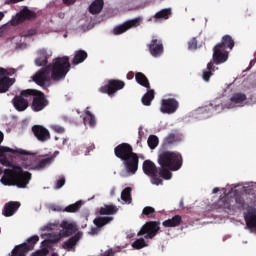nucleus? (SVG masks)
Returning <instances> with one entry per match:
<instances>
[{
  "mask_svg": "<svg viewBox=\"0 0 256 256\" xmlns=\"http://www.w3.org/2000/svg\"><path fill=\"white\" fill-rule=\"evenodd\" d=\"M103 5H105L103 0H94L89 6V12L92 15H98V13L103 11Z\"/></svg>",
  "mask_w": 256,
  "mask_h": 256,
  "instance_id": "obj_24",
  "label": "nucleus"
},
{
  "mask_svg": "<svg viewBox=\"0 0 256 256\" xmlns=\"http://www.w3.org/2000/svg\"><path fill=\"white\" fill-rule=\"evenodd\" d=\"M23 95H31L34 96L33 102H32V110L39 112L43 111L47 105H49V101H47V98H45V94L38 90L28 89L23 91Z\"/></svg>",
  "mask_w": 256,
  "mask_h": 256,
  "instance_id": "obj_6",
  "label": "nucleus"
},
{
  "mask_svg": "<svg viewBox=\"0 0 256 256\" xmlns=\"http://www.w3.org/2000/svg\"><path fill=\"white\" fill-rule=\"evenodd\" d=\"M113 221L112 217L109 216H99L98 218L94 219L95 225H107Z\"/></svg>",
  "mask_w": 256,
  "mask_h": 256,
  "instance_id": "obj_33",
  "label": "nucleus"
},
{
  "mask_svg": "<svg viewBox=\"0 0 256 256\" xmlns=\"http://www.w3.org/2000/svg\"><path fill=\"white\" fill-rule=\"evenodd\" d=\"M169 17H171V10L163 9L154 15V21H155V23H161L163 21H167V19H169Z\"/></svg>",
  "mask_w": 256,
  "mask_h": 256,
  "instance_id": "obj_23",
  "label": "nucleus"
},
{
  "mask_svg": "<svg viewBox=\"0 0 256 256\" xmlns=\"http://www.w3.org/2000/svg\"><path fill=\"white\" fill-rule=\"evenodd\" d=\"M49 255V248L47 246L42 247L40 250L32 253L31 256H48Z\"/></svg>",
  "mask_w": 256,
  "mask_h": 256,
  "instance_id": "obj_41",
  "label": "nucleus"
},
{
  "mask_svg": "<svg viewBox=\"0 0 256 256\" xmlns=\"http://www.w3.org/2000/svg\"><path fill=\"white\" fill-rule=\"evenodd\" d=\"M179 108V103L175 99H164L162 100L160 111L161 113H166L167 115H171L177 111Z\"/></svg>",
  "mask_w": 256,
  "mask_h": 256,
  "instance_id": "obj_16",
  "label": "nucleus"
},
{
  "mask_svg": "<svg viewBox=\"0 0 256 256\" xmlns=\"http://www.w3.org/2000/svg\"><path fill=\"white\" fill-rule=\"evenodd\" d=\"M21 1H23V0H10L11 3H19Z\"/></svg>",
  "mask_w": 256,
  "mask_h": 256,
  "instance_id": "obj_58",
  "label": "nucleus"
},
{
  "mask_svg": "<svg viewBox=\"0 0 256 256\" xmlns=\"http://www.w3.org/2000/svg\"><path fill=\"white\" fill-rule=\"evenodd\" d=\"M63 185H65V179L62 177L57 181L55 189H61Z\"/></svg>",
  "mask_w": 256,
  "mask_h": 256,
  "instance_id": "obj_45",
  "label": "nucleus"
},
{
  "mask_svg": "<svg viewBox=\"0 0 256 256\" xmlns=\"http://www.w3.org/2000/svg\"><path fill=\"white\" fill-rule=\"evenodd\" d=\"M153 99H155V95L153 93V90H150L142 97V103L143 105L149 106L151 105Z\"/></svg>",
  "mask_w": 256,
  "mask_h": 256,
  "instance_id": "obj_31",
  "label": "nucleus"
},
{
  "mask_svg": "<svg viewBox=\"0 0 256 256\" xmlns=\"http://www.w3.org/2000/svg\"><path fill=\"white\" fill-rule=\"evenodd\" d=\"M212 193H219V188H214V189L212 190Z\"/></svg>",
  "mask_w": 256,
  "mask_h": 256,
  "instance_id": "obj_56",
  "label": "nucleus"
},
{
  "mask_svg": "<svg viewBox=\"0 0 256 256\" xmlns=\"http://www.w3.org/2000/svg\"><path fill=\"white\" fill-rule=\"evenodd\" d=\"M82 205L83 202L77 201L76 203L67 206L63 211H66V213H75L76 211H79V207Z\"/></svg>",
  "mask_w": 256,
  "mask_h": 256,
  "instance_id": "obj_35",
  "label": "nucleus"
},
{
  "mask_svg": "<svg viewBox=\"0 0 256 256\" xmlns=\"http://www.w3.org/2000/svg\"><path fill=\"white\" fill-rule=\"evenodd\" d=\"M161 228L159 225H143L137 233V237H144V239H153Z\"/></svg>",
  "mask_w": 256,
  "mask_h": 256,
  "instance_id": "obj_12",
  "label": "nucleus"
},
{
  "mask_svg": "<svg viewBox=\"0 0 256 256\" xmlns=\"http://www.w3.org/2000/svg\"><path fill=\"white\" fill-rule=\"evenodd\" d=\"M27 159H31V155H28V156H27Z\"/></svg>",
  "mask_w": 256,
  "mask_h": 256,
  "instance_id": "obj_64",
  "label": "nucleus"
},
{
  "mask_svg": "<svg viewBox=\"0 0 256 256\" xmlns=\"http://www.w3.org/2000/svg\"><path fill=\"white\" fill-rule=\"evenodd\" d=\"M84 123L85 125H89V127H95L97 125V120L93 113H91V108H86L85 110Z\"/></svg>",
  "mask_w": 256,
  "mask_h": 256,
  "instance_id": "obj_26",
  "label": "nucleus"
},
{
  "mask_svg": "<svg viewBox=\"0 0 256 256\" xmlns=\"http://www.w3.org/2000/svg\"><path fill=\"white\" fill-rule=\"evenodd\" d=\"M39 241V236L34 235L30 237L27 242L24 243L26 247H31V251H33V248L35 247V244Z\"/></svg>",
  "mask_w": 256,
  "mask_h": 256,
  "instance_id": "obj_38",
  "label": "nucleus"
},
{
  "mask_svg": "<svg viewBox=\"0 0 256 256\" xmlns=\"http://www.w3.org/2000/svg\"><path fill=\"white\" fill-rule=\"evenodd\" d=\"M149 51L152 57L163 55V43L160 40L153 39L149 44Z\"/></svg>",
  "mask_w": 256,
  "mask_h": 256,
  "instance_id": "obj_19",
  "label": "nucleus"
},
{
  "mask_svg": "<svg viewBox=\"0 0 256 256\" xmlns=\"http://www.w3.org/2000/svg\"><path fill=\"white\" fill-rule=\"evenodd\" d=\"M51 161H53L52 158H46L42 160L41 164L38 166V169H42V167H45V165H47V163H50Z\"/></svg>",
  "mask_w": 256,
  "mask_h": 256,
  "instance_id": "obj_47",
  "label": "nucleus"
},
{
  "mask_svg": "<svg viewBox=\"0 0 256 256\" xmlns=\"http://www.w3.org/2000/svg\"><path fill=\"white\" fill-rule=\"evenodd\" d=\"M115 191H117V189L115 187L111 188L110 195H115Z\"/></svg>",
  "mask_w": 256,
  "mask_h": 256,
  "instance_id": "obj_53",
  "label": "nucleus"
},
{
  "mask_svg": "<svg viewBox=\"0 0 256 256\" xmlns=\"http://www.w3.org/2000/svg\"><path fill=\"white\" fill-rule=\"evenodd\" d=\"M81 237H83V233L78 232L77 234H75L74 236H72L66 242L63 243L62 245L63 249H66L67 251H71V249H73V247L77 245V242L79 241V239H81Z\"/></svg>",
  "mask_w": 256,
  "mask_h": 256,
  "instance_id": "obj_21",
  "label": "nucleus"
},
{
  "mask_svg": "<svg viewBox=\"0 0 256 256\" xmlns=\"http://www.w3.org/2000/svg\"><path fill=\"white\" fill-rule=\"evenodd\" d=\"M31 181V173L23 170L21 166H11L4 170L0 179V183L5 186L17 185L21 189H25Z\"/></svg>",
  "mask_w": 256,
  "mask_h": 256,
  "instance_id": "obj_3",
  "label": "nucleus"
},
{
  "mask_svg": "<svg viewBox=\"0 0 256 256\" xmlns=\"http://www.w3.org/2000/svg\"><path fill=\"white\" fill-rule=\"evenodd\" d=\"M5 31H7V26H1L0 27V35H3V33H5Z\"/></svg>",
  "mask_w": 256,
  "mask_h": 256,
  "instance_id": "obj_52",
  "label": "nucleus"
},
{
  "mask_svg": "<svg viewBox=\"0 0 256 256\" xmlns=\"http://www.w3.org/2000/svg\"><path fill=\"white\" fill-rule=\"evenodd\" d=\"M19 207H21V204H19V202H9L4 207L3 215H5V217H11L15 214Z\"/></svg>",
  "mask_w": 256,
  "mask_h": 256,
  "instance_id": "obj_22",
  "label": "nucleus"
},
{
  "mask_svg": "<svg viewBox=\"0 0 256 256\" xmlns=\"http://www.w3.org/2000/svg\"><path fill=\"white\" fill-rule=\"evenodd\" d=\"M245 229L249 231L250 233H255L256 235V225H246Z\"/></svg>",
  "mask_w": 256,
  "mask_h": 256,
  "instance_id": "obj_48",
  "label": "nucleus"
},
{
  "mask_svg": "<svg viewBox=\"0 0 256 256\" xmlns=\"http://www.w3.org/2000/svg\"><path fill=\"white\" fill-rule=\"evenodd\" d=\"M132 247L133 249L140 250L144 249V247H149V244L145 242V238H139L132 243Z\"/></svg>",
  "mask_w": 256,
  "mask_h": 256,
  "instance_id": "obj_30",
  "label": "nucleus"
},
{
  "mask_svg": "<svg viewBox=\"0 0 256 256\" xmlns=\"http://www.w3.org/2000/svg\"><path fill=\"white\" fill-rule=\"evenodd\" d=\"M13 83H15V79L9 78V72L0 68V93H7Z\"/></svg>",
  "mask_w": 256,
  "mask_h": 256,
  "instance_id": "obj_15",
  "label": "nucleus"
},
{
  "mask_svg": "<svg viewBox=\"0 0 256 256\" xmlns=\"http://www.w3.org/2000/svg\"><path fill=\"white\" fill-rule=\"evenodd\" d=\"M51 129H53V131H55V133H65V128H63V126H59L58 124H53L51 126Z\"/></svg>",
  "mask_w": 256,
  "mask_h": 256,
  "instance_id": "obj_42",
  "label": "nucleus"
},
{
  "mask_svg": "<svg viewBox=\"0 0 256 256\" xmlns=\"http://www.w3.org/2000/svg\"><path fill=\"white\" fill-rule=\"evenodd\" d=\"M27 97H30V95H23L22 92L21 96H17L14 98L13 105L16 111H25V109L29 107V100H27Z\"/></svg>",
  "mask_w": 256,
  "mask_h": 256,
  "instance_id": "obj_18",
  "label": "nucleus"
},
{
  "mask_svg": "<svg viewBox=\"0 0 256 256\" xmlns=\"http://www.w3.org/2000/svg\"><path fill=\"white\" fill-rule=\"evenodd\" d=\"M67 141H69V139L63 138V140H62V145H65V144L67 143Z\"/></svg>",
  "mask_w": 256,
  "mask_h": 256,
  "instance_id": "obj_55",
  "label": "nucleus"
},
{
  "mask_svg": "<svg viewBox=\"0 0 256 256\" xmlns=\"http://www.w3.org/2000/svg\"><path fill=\"white\" fill-rule=\"evenodd\" d=\"M125 87V82L119 80H110L107 85L100 88L101 93H107V95H115L117 91Z\"/></svg>",
  "mask_w": 256,
  "mask_h": 256,
  "instance_id": "obj_13",
  "label": "nucleus"
},
{
  "mask_svg": "<svg viewBox=\"0 0 256 256\" xmlns=\"http://www.w3.org/2000/svg\"><path fill=\"white\" fill-rule=\"evenodd\" d=\"M22 39L23 38L20 36H15L13 38H9L7 41L14 49H25L27 44H25Z\"/></svg>",
  "mask_w": 256,
  "mask_h": 256,
  "instance_id": "obj_25",
  "label": "nucleus"
},
{
  "mask_svg": "<svg viewBox=\"0 0 256 256\" xmlns=\"http://www.w3.org/2000/svg\"><path fill=\"white\" fill-rule=\"evenodd\" d=\"M50 57H53V51L51 49L42 48L38 50L35 65H37V67L47 65V61Z\"/></svg>",
  "mask_w": 256,
  "mask_h": 256,
  "instance_id": "obj_17",
  "label": "nucleus"
},
{
  "mask_svg": "<svg viewBox=\"0 0 256 256\" xmlns=\"http://www.w3.org/2000/svg\"><path fill=\"white\" fill-rule=\"evenodd\" d=\"M115 155L124 161V165L128 173L131 175H135L137 173V169L139 167V158L137 154L133 153V149L129 146V144H120L115 148Z\"/></svg>",
  "mask_w": 256,
  "mask_h": 256,
  "instance_id": "obj_4",
  "label": "nucleus"
},
{
  "mask_svg": "<svg viewBox=\"0 0 256 256\" xmlns=\"http://www.w3.org/2000/svg\"><path fill=\"white\" fill-rule=\"evenodd\" d=\"M32 131L39 141H47L51 137L49 130L43 126H34Z\"/></svg>",
  "mask_w": 256,
  "mask_h": 256,
  "instance_id": "obj_20",
  "label": "nucleus"
},
{
  "mask_svg": "<svg viewBox=\"0 0 256 256\" xmlns=\"http://www.w3.org/2000/svg\"><path fill=\"white\" fill-rule=\"evenodd\" d=\"M181 223H183V220L181 219V216L176 215L173 218L164 221L163 225H179Z\"/></svg>",
  "mask_w": 256,
  "mask_h": 256,
  "instance_id": "obj_37",
  "label": "nucleus"
},
{
  "mask_svg": "<svg viewBox=\"0 0 256 256\" xmlns=\"http://www.w3.org/2000/svg\"><path fill=\"white\" fill-rule=\"evenodd\" d=\"M117 207L113 205H107L101 208L100 213L101 215H113V213H117Z\"/></svg>",
  "mask_w": 256,
  "mask_h": 256,
  "instance_id": "obj_32",
  "label": "nucleus"
},
{
  "mask_svg": "<svg viewBox=\"0 0 256 256\" xmlns=\"http://www.w3.org/2000/svg\"><path fill=\"white\" fill-rule=\"evenodd\" d=\"M217 45H223L225 50H227V49L231 50V49H233L235 42L233 41V38H231V36L226 35L222 38V43L217 44Z\"/></svg>",
  "mask_w": 256,
  "mask_h": 256,
  "instance_id": "obj_28",
  "label": "nucleus"
},
{
  "mask_svg": "<svg viewBox=\"0 0 256 256\" xmlns=\"http://www.w3.org/2000/svg\"><path fill=\"white\" fill-rule=\"evenodd\" d=\"M212 59L216 65H221V63H225L229 59V52L225 50L224 45H216L213 48Z\"/></svg>",
  "mask_w": 256,
  "mask_h": 256,
  "instance_id": "obj_11",
  "label": "nucleus"
},
{
  "mask_svg": "<svg viewBox=\"0 0 256 256\" xmlns=\"http://www.w3.org/2000/svg\"><path fill=\"white\" fill-rule=\"evenodd\" d=\"M245 105H247V96L243 93H235L226 107L227 109H235L236 107H245Z\"/></svg>",
  "mask_w": 256,
  "mask_h": 256,
  "instance_id": "obj_14",
  "label": "nucleus"
},
{
  "mask_svg": "<svg viewBox=\"0 0 256 256\" xmlns=\"http://www.w3.org/2000/svg\"><path fill=\"white\" fill-rule=\"evenodd\" d=\"M45 229H53L51 226H45Z\"/></svg>",
  "mask_w": 256,
  "mask_h": 256,
  "instance_id": "obj_61",
  "label": "nucleus"
},
{
  "mask_svg": "<svg viewBox=\"0 0 256 256\" xmlns=\"http://www.w3.org/2000/svg\"><path fill=\"white\" fill-rule=\"evenodd\" d=\"M145 225H159V223H157V222H147V223H145Z\"/></svg>",
  "mask_w": 256,
  "mask_h": 256,
  "instance_id": "obj_54",
  "label": "nucleus"
},
{
  "mask_svg": "<svg viewBox=\"0 0 256 256\" xmlns=\"http://www.w3.org/2000/svg\"><path fill=\"white\" fill-rule=\"evenodd\" d=\"M158 163L160 165L159 175L163 179L169 180L173 177L171 171H179L183 165V158L177 152L166 151L158 156Z\"/></svg>",
  "mask_w": 256,
  "mask_h": 256,
  "instance_id": "obj_2",
  "label": "nucleus"
},
{
  "mask_svg": "<svg viewBox=\"0 0 256 256\" xmlns=\"http://www.w3.org/2000/svg\"><path fill=\"white\" fill-rule=\"evenodd\" d=\"M135 79L139 85H142V87H149V80L147 79V76L141 72H137L135 75Z\"/></svg>",
  "mask_w": 256,
  "mask_h": 256,
  "instance_id": "obj_29",
  "label": "nucleus"
},
{
  "mask_svg": "<svg viewBox=\"0 0 256 256\" xmlns=\"http://www.w3.org/2000/svg\"><path fill=\"white\" fill-rule=\"evenodd\" d=\"M244 219L247 225H256V214L247 212L244 214Z\"/></svg>",
  "mask_w": 256,
  "mask_h": 256,
  "instance_id": "obj_36",
  "label": "nucleus"
},
{
  "mask_svg": "<svg viewBox=\"0 0 256 256\" xmlns=\"http://www.w3.org/2000/svg\"><path fill=\"white\" fill-rule=\"evenodd\" d=\"M101 227H103V225H96V227L91 229V235H97V233H99V231H101Z\"/></svg>",
  "mask_w": 256,
  "mask_h": 256,
  "instance_id": "obj_46",
  "label": "nucleus"
},
{
  "mask_svg": "<svg viewBox=\"0 0 256 256\" xmlns=\"http://www.w3.org/2000/svg\"><path fill=\"white\" fill-rule=\"evenodd\" d=\"M121 199L122 201H124V203H126L127 205H129L131 203V188H126L122 191L121 193Z\"/></svg>",
  "mask_w": 256,
  "mask_h": 256,
  "instance_id": "obj_34",
  "label": "nucleus"
},
{
  "mask_svg": "<svg viewBox=\"0 0 256 256\" xmlns=\"http://www.w3.org/2000/svg\"><path fill=\"white\" fill-rule=\"evenodd\" d=\"M3 173V169L0 167V175Z\"/></svg>",
  "mask_w": 256,
  "mask_h": 256,
  "instance_id": "obj_63",
  "label": "nucleus"
},
{
  "mask_svg": "<svg viewBox=\"0 0 256 256\" xmlns=\"http://www.w3.org/2000/svg\"><path fill=\"white\" fill-rule=\"evenodd\" d=\"M159 145V138L157 136H150L148 138V146L150 149H155Z\"/></svg>",
  "mask_w": 256,
  "mask_h": 256,
  "instance_id": "obj_40",
  "label": "nucleus"
},
{
  "mask_svg": "<svg viewBox=\"0 0 256 256\" xmlns=\"http://www.w3.org/2000/svg\"><path fill=\"white\" fill-rule=\"evenodd\" d=\"M128 77H130V79H133V73L128 74Z\"/></svg>",
  "mask_w": 256,
  "mask_h": 256,
  "instance_id": "obj_60",
  "label": "nucleus"
},
{
  "mask_svg": "<svg viewBox=\"0 0 256 256\" xmlns=\"http://www.w3.org/2000/svg\"><path fill=\"white\" fill-rule=\"evenodd\" d=\"M102 256H115V252H113V249H109L105 251Z\"/></svg>",
  "mask_w": 256,
  "mask_h": 256,
  "instance_id": "obj_49",
  "label": "nucleus"
},
{
  "mask_svg": "<svg viewBox=\"0 0 256 256\" xmlns=\"http://www.w3.org/2000/svg\"><path fill=\"white\" fill-rule=\"evenodd\" d=\"M87 59V52L85 50H77L74 52V57L72 60L73 65H79Z\"/></svg>",
  "mask_w": 256,
  "mask_h": 256,
  "instance_id": "obj_27",
  "label": "nucleus"
},
{
  "mask_svg": "<svg viewBox=\"0 0 256 256\" xmlns=\"http://www.w3.org/2000/svg\"><path fill=\"white\" fill-rule=\"evenodd\" d=\"M3 17H5V15L3 14V12H0V21L1 19H3Z\"/></svg>",
  "mask_w": 256,
  "mask_h": 256,
  "instance_id": "obj_59",
  "label": "nucleus"
},
{
  "mask_svg": "<svg viewBox=\"0 0 256 256\" xmlns=\"http://www.w3.org/2000/svg\"><path fill=\"white\" fill-rule=\"evenodd\" d=\"M77 0H63L64 5H74Z\"/></svg>",
  "mask_w": 256,
  "mask_h": 256,
  "instance_id": "obj_50",
  "label": "nucleus"
},
{
  "mask_svg": "<svg viewBox=\"0 0 256 256\" xmlns=\"http://www.w3.org/2000/svg\"><path fill=\"white\" fill-rule=\"evenodd\" d=\"M0 143H3V133L0 132Z\"/></svg>",
  "mask_w": 256,
  "mask_h": 256,
  "instance_id": "obj_57",
  "label": "nucleus"
},
{
  "mask_svg": "<svg viewBox=\"0 0 256 256\" xmlns=\"http://www.w3.org/2000/svg\"><path fill=\"white\" fill-rule=\"evenodd\" d=\"M71 70L69 56H58L44 69L38 71L33 77V81L40 87H48L49 81H61L67 77Z\"/></svg>",
  "mask_w": 256,
  "mask_h": 256,
  "instance_id": "obj_1",
  "label": "nucleus"
},
{
  "mask_svg": "<svg viewBox=\"0 0 256 256\" xmlns=\"http://www.w3.org/2000/svg\"><path fill=\"white\" fill-rule=\"evenodd\" d=\"M141 25V18H135L132 20H128L124 22L123 24H120L113 29L114 35H123V33H126V31H129V29H135V27H139Z\"/></svg>",
  "mask_w": 256,
  "mask_h": 256,
  "instance_id": "obj_10",
  "label": "nucleus"
},
{
  "mask_svg": "<svg viewBox=\"0 0 256 256\" xmlns=\"http://www.w3.org/2000/svg\"><path fill=\"white\" fill-rule=\"evenodd\" d=\"M143 171L146 175H152L151 177V183L152 185H162L163 180L161 178H157V173L159 175V172L157 171V168L155 167V163H153L150 160H146L143 163Z\"/></svg>",
  "mask_w": 256,
  "mask_h": 256,
  "instance_id": "obj_8",
  "label": "nucleus"
},
{
  "mask_svg": "<svg viewBox=\"0 0 256 256\" xmlns=\"http://www.w3.org/2000/svg\"><path fill=\"white\" fill-rule=\"evenodd\" d=\"M36 17L37 13L27 7H24L11 19L10 23L11 25H19V23H23V21H29V19H35Z\"/></svg>",
  "mask_w": 256,
  "mask_h": 256,
  "instance_id": "obj_9",
  "label": "nucleus"
},
{
  "mask_svg": "<svg viewBox=\"0 0 256 256\" xmlns=\"http://www.w3.org/2000/svg\"><path fill=\"white\" fill-rule=\"evenodd\" d=\"M58 231L48 234L50 243H59L61 239L71 237V235L77 233V225H60Z\"/></svg>",
  "mask_w": 256,
  "mask_h": 256,
  "instance_id": "obj_5",
  "label": "nucleus"
},
{
  "mask_svg": "<svg viewBox=\"0 0 256 256\" xmlns=\"http://www.w3.org/2000/svg\"><path fill=\"white\" fill-rule=\"evenodd\" d=\"M151 213H155V208L147 206L143 209L144 215H151Z\"/></svg>",
  "mask_w": 256,
  "mask_h": 256,
  "instance_id": "obj_44",
  "label": "nucleus"
},
{
  "mask_svg": "<svg viewBox=\"0 0 256 256\" xmlns=\"http://www.w3.org/2000/svg\"><path fill=\"white\" fill-rule=\"evenodd\" d=\"M207 69L208 70L204 71L203 75H202L204 81H209V77H211L213 75V73L211 72V71H213V64L208 63Z\"/></svg>",
  "mask_w": 256,
  "mask_h": 256,
  "instance_id": "obj_39",
  "label": "nucleus"
},
{
  "mask_svg": "<svg viewBox=\"0 0 256 256\" xmlns=\"http://www.w3.org/2000/svg\"><path fill=\"white\" fill-rule=\"evenodd\" d=\"M215 107L216 113H221V111H223V106L221 104H217Z\"/></svg>",
  "mask_w": 256,
  "mask_h": 256,
  "instance_id": "obj_51",
  "label": "nucleus"
},
{
  "mask_svg": "<svg viewBox=\"0 0 256 256\" xmlns=\"http://www.w3.org/2000/svg\"><path fill=\"white\" fill-rule=\"evenodd\" d=\"M188 47L191 51L197 49V39L192 38L189 42H188Z\"/></svg>",
  "mask_w": 256,
  "mask_h": 256,
  "instance_id": "obj_43",
  "label": "nucleus"
},
{
  "mask_svg": "<svg viewBox=\"0 0 256 256\" xmlns=\"http://www.w3.org/2000/svg\"><path fill=\"white\" fill-rule=\"evenodd\" d=\"M166 227H175V225H166Z\"/></svg>",
  "mask_w": 256,
  "mask_h": 256,
  "instance_id": "obj_62",
  "label": "nucleus"
},
{
  "mask_svg": "<svg viewBox=\"0 0 256 256\" xmlns=\"http://www.w3.org/2000/svg\"><path fill=\"white\" fill-rule=\"evenodd\" d=\"M19 155H27L25 150L17 149V148H9L7 146H0V163L1 165H5L9 167L11 162L7 159V157H17Z\"/></svg>",
  "mask_w": 256,
  "mask_h": 256,
  "instance_id": "obj_7",
  "label": "nucleus"
}]
</instances>
